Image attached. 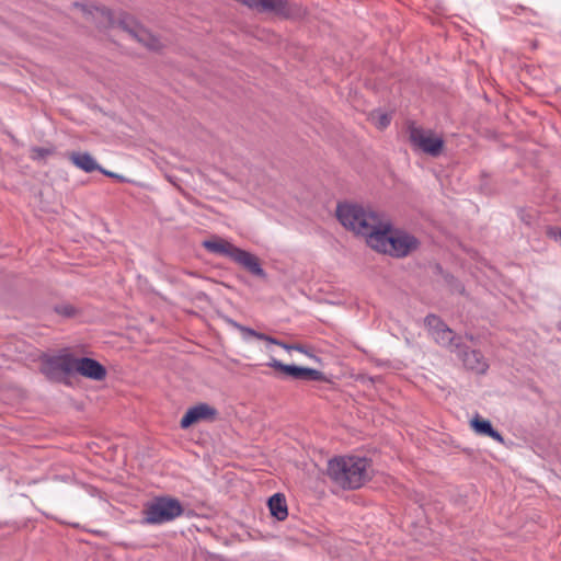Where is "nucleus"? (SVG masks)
I'll return each mask as SVG.
<instances>
[{
  "label": "nucleus",
  "mask_w": 561,
  "mask_h": 561,
  "mask_svg": "<svg viewBox=\"0 0 561 561\" xmlns=\"http://www.w3.org/2000/svg\"><path fill=\"white\" fill-rule=\"evenodd\" d=\"M42 371L50 380H60L77 373L88 379L101 381L107 374L106 368L96 359L77 358L68 351L44 358Z\"/></svg>",
  "instance_id": "nucleus-1"
},
{
  "label": "nucleus",
  "mask_w": 561,
  "mask_h": 561,
  "mask_svg": "<svg viewBox=\"0 0 561 561\" xmlns=\"http://www.w3.org/2000/svg\"><path fill=\"white\" fill-rule=\"evenodd\" d=\"M370 460L362 456H336L328 461L327 474L343 490L362 488L369 479Z\"/></svg>",
  "instance_id": "nucleus-2"
},
{
  "label": "nucleus",
  "mask_w": 561,
  "mask_h": 561,
  "mask_svg": "<svg viewBox=\"0 0 561 561\" xmlns=\"http://www.w3.org/2000/svg\"><path fill=\"white\" fill-rule=\"evenodd\" d=\"M369 247L393 257H405L419 249L420 241L413 234L401 229H393L389 221L382 220L377 232L369 240Z\"/></svg>",
  "instance_id": "nucleus-3"
},
{
  "label": "nucleus",
  "mask_w": 561,
  "mask_h": 561,
  "mask_svg": "<svg viewBox=\"0 0 561 561\" xmlns=\"http://www.w3.org/2000/svg\"><path fill=\"white\" fill-rule=\"evenodd\" d=\"M336 217L346 229L364 237L368 245L382 222L380 214L350 203L337 205Z\"/></svg>",
  "instance_id": "nucleus-4"
},
{
  "label": "nucleus",
  "mask_w": 561,
  "mask_h": 561,
  "mask_svg": "<svg viewBox=\"0 0 561 561\" xmlns=\"http://www.w3.org/2000/svg\"><path fill=\"white\" fill-rule=\"evenodd\" d=\"M184 507L180 500L162 495L156 496L145 504L142 510V525H163L182 516Z\"/></svg>",
  "instance_id": "nucleus-5"
},
{
  "label": "nucleus",
  "mask_w": 561,
  "mask_h": 561,
  "mask_svg": "<svg viewBox=\"0 0 561 561\" xmlns=\"http://www.w3.org/2000/svg\"><path fill=\"white\" fill-rule=\"evenodd\" d=\"M203 245L211 253L230 257L252 275L260 278H266V273L262 268L259 259L254 254L242 250L225 240H206L203 242Z\"/></svg>",
  "instance_id": "nucleus-6"
},
{
  "label": "nucleus",
  "mask_w": 561,
  "mask_h": 561,
  "mask_svg": "<svg viewBox=\"0 0 561 561\" xmlns=\"http://www.w3.org/2000/svg\"><path fill=\"white\" fill-rule=\"evenodd\" d=\"M424 323L435 342L448 348L451 353L455 352L456 345H460L462 342V339L456 336L454 331L435 314L426 316Z\"/></svg>",
  "instance_id": "nucleus-7"
},
{
  "label": "nucleus",
  "mask_w": 561,
  "mask_h": 561,
  "mask_svg": "<svg viewBox=\"0 0 561 561\" xmlns=\"http://www.w3.org/2000/svg\"><path fill=\"white\" fill-rule=\"evenodd\" d=\"M409 139L415 150H420L432 157H437L442 152L444 141L440 137L433 136L416 126H409Z\"/></svg>",
  "instance_id": "nucleus-8"
},
{
  "label": "nucleus",
  "mask_w": 561,
  "mask_h": 561,
  "mask_svg": "<svg viewBox=\"0 0 561 561\" xmlns=\"http://www.w3.org/2000/svg\"><path fill=\"white\" fill-rule=\"evenodd\" d=\"M270 367L275 368L284 375L304 381H324L327 378L324 374L316 368L302 367L297 365L283 364L280 360L273 358L268 364Z\"/></svg>",
  "instance_id": "nucleus-9"
},
{
  "label": "nucleus",
  "mask_w": 561,
  "mask_h": 561,
  "mask_svg": "<svg viewBox=\"0 0 561 561\" xmlns=\"http://www.w3.org/2000/svg\"><path fill=\"white\" fill-rule=\"evenodd\" d=\"M454 354H456L467 369L477 374H484L489 368V364L482 353L477 350H469L462 342L460 345H456Z\"/></svg>",
  "instance_id": "nucleus-10"
},
{
  "label": "nucleus",
  "mask_w": 561,
  "mask_h": 561,
  "mask_svg": "<svg viewBox=\"0 0 561 561\" xmlns=\"http://www.w3.org/2000/svg\"><path fill=\"white\" fill-rule=\"evenodd\" d=\"M217 415V410L207 403H199L190 408L181 419V427L187 428L201 420H213Z\"/></svg>",
  "instance_id": "nucleus-11"
},
{
  "label": "nucleus",
  "mask_w": 561,
  "mask_h": 561,
  "mask_svg": "<svg viewBox=\"0 0 561 561\" xmlns=\"http://www.w3.org/2000/svg\"><path fill=\"white\" fill-rule=\"evenodd\" d=\"M123 27L131 38L136 39L147 48L154 50L160 47L159 39L144 26L137 23L129 26L125 21H123Z\"/></svg>",
  "instance_id": "nucleus-12"
},
{
  "label": "nucleus",
  "mask_w": 561,
  "mask_h": 561,
  "mask_svg": "<svg viewBox=\"0 0 561 561\" xmlns=\"http://www.w3.org/2000/svg\"><path fill=\"white\" fill-rule=\"evenodd\" d=\"M244 3L262 12H275L277 14H288V2L286 0H244Z\"/></svg>",
  "instance_id": "nucleus-13"
},
{
  "label": "nucleus",
  "mask_w": 561,
  "mask_h": 561,
  "mask_svg": "<svg viewBox=\"0 0 561 561\" xmlns=\"http://www.w3.org/2000/svg\"><path fill=\"white\" fill-rule=\"evenodd\" d=\"M226 322L233 329L240 331L243 335V339L247 340L248 337L252 336V337H255L257 340H261V341H266V342H270L272 344H275V345H279L284 348H291L290 346L282 343L280 341L270 336V335H266L264 333H261V332H257L249 327H244L240 323H238L237 321H234L233 319L231 318H226Z\"/></svg>",
  "instance_id": "nucleus-14"
},
{
  "label": "nucleus",
  "mask_w": 561,
  "mask_h": 561,
  "mask_svg": "<svg viewBox=\"0 0 561 561\" xmlns=\"http://www.w3.org/2000/svg\"><path fill=\"white\" fill-rule=\"evenodd\" d=\"M470 424L477 434L489 436L499 443L504 442L502 434L493 428L492 423L489 420L476 416L471 420Z\"/></svg>",
  "instance_id": "nucleus-15"
},
{
  "label": "nucleus",
  "mask_w": 561,
  "mask_h": 561,
  "mask_svg": "<svg viewBox=\"0 0 561 561\" xmlns=\"http://www.w3.org/2000/svg\"><path fill=\"white\" fill-rule=\"evenodd\" d=\"M268 508L271 515L277 520H284L288 516V507L285 495L282 493H275L268 499Z\"/></svg>",
  "instance_id": "nucleus-16"
},
{
  "label": "nucleus",
  "mask_w": 561,
  "mask_h": 561,
  "mask_svg": "<svg viewBox=\"0 0 561 561\" xmlns=\"http://www.w3.org/2000/svg\"><path fill=\"white\" fill-rule=\"evenodd\" d=\"M71 162L80 170L91 173L100 169L96 160L89 152H72L70 154Z\"/></svg>",
  "instance_id": "nucleus-17"
},
{
  "label": "nucleus",
  "mask_w": 561,
  "mask_h": 561,
  "mask_svg": "<svg viewBox=\"0 0 561 561\" xmlns=\"http://www.w3.org/2000/svg\"><path fill=\"white\" fill-rule=\"evenodd\" d=\"M53 150L51 149H48V148H43V147H34L32 149V158L33 159H43L49 154H51Z\"/></svg>",
  "instance_id": "nucleus-18"
},
{
  "label": "nucleus",
  "mask_w": 561,
  "mask_h": 561,
  "mask_svg": "<svg viewBox=\"0 0 561 561\" xmlns=\"http://www.w3.org/2000/svg\"><path fill=\"white\" fill-rule=\"evenodd\" d=\"M55 310L57 313L67 318L72 317L75 314V308L71 305L56 306Z\"/></svg>",
  "instance_id": "nucleus-19"
},
{
  "label": "nucleus",
  "mask_w": 561,
  "mask_h": 561,
  "mask_svg": "<svg viewBox=\"0 0 561 561\" xmlns=\"http://www.w3.org/2000/svg\"><path fill=\"white\" fill-rule=\"evenodd\" d=\"M390 122H391V118H390L389 115H387V114H379L378 117H377L376 125L380 129H383V128H386L387 126L390 125Z\"/></svg>",
  "instance_id": "nucleus-20"
},
{
  "label": "nucleus",
  "mask_w": 561,
  "mask_h": 561,
  "mask_svg": "<svg viewBox=\"0 0 561 561\" xmlns=\"http://www.w3.org/2000/svg\"><path fill=\"white\" fill-rule=\"evenodd\" d=\"M547 233L550 238L554 239L556 241H558V240L561 241V228L550 227V228H548Z\"/></svg>",
  "instance_id": "nucleus-21"
},
{
  "label": "nucleus",
  "mask_w": 561,
  "mask_h": 561,
  "mask_svg": "<svg viewBox=\"0 0 561 561\" xmlns=\"http://www.w3.org/2000/svg\"><path fill=\"white\" fill-rule=\"evenodd\" d=\"M98 171H100L102 174H104L106 176H110V178H121L118 174H116L114 172L104 170L101 165H100V169Z\"/></svg>",
  "instance_id": "nucleus-22"
}]
</instances>
